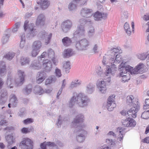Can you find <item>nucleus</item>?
<instances>
[{
	"label": "nucleus",
	"instance_id": "obj_1",
	"mask_svg": "<svg viewBox=\"0 0 149 149\" xmlns=\"http://www.w3.org/2000/svg\"><path fill=\"white\" fill-rule=\"evenodd\" d=\"M110 51L111 55L104 56L102 61L104 65L109 67L106 70L105 72V75L107 76L114 74L117 69L116 64L119 63L122 60L118 49L111 48Z\"/></svg>",
	"mask_w": 149,
	"mask_h": 149
},
{
	"label": "nucleus",
	"instance_id": "obj_2",
	"mask_svg": "<svg viewBox=\"0 0 149 149\" xmlns=\"http://www.w3.org/2000/svg\"><path fill=\"white\" fill-rule=\"evenodd\" d=\"M90 101V99L87 96L82 93L77 94L76 93L74 92L70 100L69 106L70 108H72L76 102L79 107L86 108L88 106Z\"/></svg>",
	"mask_w": 149,
	"mask_h": 149
},
{
	"label": "nucleus",
	"instance_id": "obj_3",
	"mask_svg": "<svg viewBox=\"0 0 149 149\" xmlns=\"http://www.w3.org/2000/svg\"><path fill=\"white\" fill-rule=\"evenodd\" d=\"M90 45V42L85 38L77 40L74 43L75 49L78 51H84L87 50Z\"/></svg>",
	"mask_w": 149,
	"mask_h": 149
},
{
	"label": "nucleus",
	"instance_id": "obj_4",
	"mask_svg": "<svg viewBox=\"0 0 149 149\" xmlns=\"http://www.w3.org/2000/svg\"><path fill=\"white\" fill-rule=\"evenodd\" d=\"M124 63H125V65H124V69L131 74H136L139 73L141 74L146 71L145 65L142 63L139 64L134 69L129 65H127L126 62Z\"/></svg>",
	"mask_w": 149,
	"mask_h": 149
},
{
	"label": "nucleus",
	"instance_id": "obj_5",
	"mask_svg": "<svg viewBox=\"0 0 149 149\" xmlns=\"http://www.w3.org/2000/svg\"><path fill=\"white\" fill-rule=\"evenodd\" d=\"M85 126L86 125H82L80 126L77 127L74 130L75 132H78L76 134V139L79 142H83L85 140V134L86 133L84 129Z\"/></svg>",
	"mask_w": 149,
	"mask_h": 149
},
{
	"label": "nucleus",
	"instance_id": "obj_6",
	"mask_svg": "<svg viewBox=\"0 0 149 149\" xmlns=\"http://www.w3.org/2000/svg\"><path fill=\"white\" fill-rule=\"evenodd\" d=\"M125 65V63H122L119 69V70L120 71V75L122 77V81L124 83L127 81L130 78V74L127 73L128 72L126 69H124V65Z\"/></svg>",
	"mask_w": 149,
	"mask_h": 149
},
{
	"label": "nucleus",
	"instance_id": "obj_7",
	"mask_svg": "<svg viewBox=\"0 0 149 149\" xmlns=\"http://www.w3.org/2000/svg\"><path fill=\"white\" fill-rule=\"evenodd\" d=\"M72 26V22L71 20H65L61 24V28L62 31L65 33H68L71 29Z\"/></svg>",
	"mask_w": 149,
	"mask_h": 149
},
{
	"label": "nucleus",
	"instance_id": "obj_8",
	"mask_svg": "<svg viewBox=\"0 0 149 149\" xmlns=\"http://www.w3.org/2000/svg\"><path fill=\"white\" fill-rule=\"evenodd\" d=\"M136 104H134L133 106L127 112V114L130 117L135 118L137 116V112L139 109L140 106L138 101L136 102Z\"/></svg>",
	"mask_w": 149,
	"mask_h": 149
},
{
	"label": "nucleus",
	"instance_id": "obj_9",
	"mask_svg": "<svg viewBox=\"0 0 149 149\" xmlns=\"http://www.w3.org/2000/svg\"><path fill=\"white\" fill-rule=\"evenodd\" d=\"M115 95L109 96L106 105V108L109 111H112L116 107L115 101Z\"/></svg>",
	"mask_w": 149,
	"mask_h": 149
},
{
	"label": "nucleus",
	"instance_id": "obj_10",
	"mask_svg": "<svg viewBox=\"0 0 149 149\" xmlns=\"http://www.w3.org/2000/svg\"><path fill=\"white\" fill-rule=\"evenodd\" d=\"M17 74L18 77L15 79V82L17 86H20L24 82L25 75L24 72L23 70H18Z\"/></svg>",
	"mask_w": 149,
	"mask_h": 149
},
{
	"label": "nucleus",
	"instance_id": "obj_11",
	"mask_svg": "<svg viewBox=\"0 0 149 149\" xmlns=\"http://www.w3.org/2000/svg\"><path fill=\"white\" fill-rule=\"evenodd\" d=\"M20 146L23 149H32L33 148V142L28 138H25L20 144Z\"/></svg>",
	"mask_w": 149,
	"mask_h": 149
},
{
	"label": "nucleus",
	"instance_id": "obj_12",
	"mask_svg": "<svg viewBox=\"0 0 149 149\" xmlns=\"http://www.w3.org/2000/svg\"><path fill=\"white\" fill-rule=\"evenodd\" d=\"M85 35V29L83 25L77 26L76 30L73 33L74 37L75 38L83 37Z\"/></svg>",
	"mask_w": 149,
	"mask_h": 149
},
{
	"label": "nucleus",
	"instance_id": "obj_13",
	"mask_svg": "<svg viewBox=\"0 0 149 149\" xmlns=\"http://www.w3.org/2000/svg\"><path fill=\"white\" fill-rule=\"evenodd\" d=\"M84 120V116L82 114H79L74 119L72 123V125L73 127L75 128L77 127L81 126L82 125H85L84 124L79 125V123L82 122Z\"/></svg>",
	"mask_w": 149,
	"mask_h": 149
},
{
	"label": "nucleus",
	"instance_id": "obj_14",
	"mask_svg": "<svg viewBox=\"0 0 149 149\" xmlns=\"http://www.w3.org/2000/svg\"><path fill=\"white\" fill-rule=\"evenodd\" d=\"M42 59L34 60L33 61L30 66V68L33 70H39L42 67Z\"/></svg>",
	"mask_w": 149,
	"mask_h": 149
},
{
	"label": "nucleus",
	"instance_id": "obj_15",
	"mask_svg": "<svg viewBox=\"0 0 149 149\" xmlns=\"http://www.w3.org/2000/svg\"><path fill=\"white\" fill-rule=\"evenodd\" d=\"M47 35V32L44 30L40 32L38 34V36L40 38H43L45 37V44L46 45L50 42L52 36V34L51 33H49Z\"/></svg>",
	"mask_w": 149,
	"mask_h": 149
},
{
	"label": "nucleus",
	"instance_id": "obj_16",
	"mask_svg": "<svg viewBox=\"0 0 149 149\" xmlns=\"http://www.w3.org/2000/svg\"><path fill=\"white\" fill-rule=\"evenodd\" d=\"M93 12L92 9L86 8H83L81 10L80 14L81 16L86 18L91 17Z\"/></svg>",
	"mask_w": 149,
	"mask_h": 149
},
{
	"label": "nucleus",
	"instance_id": "obj_17",
	"mask_svg": "<svg viewBox=\"0 0 149 149\" xmlns=\"http://www.w3.org/2000/svg\"><path fill=\"white\" fill-rule=\"evenodd\" d=\"M42 65L43 69L47 72L51 71L52 68V63L51 61L48 59L43 61Z\"/></svg>",
	"mask_w": 149,
	"mask_h": 149
},
{
	"label": "nucleus",
	"instance_id": "obj_18",
	"mask_svg": "<svg viewBox=\"0 0 149 149\" xmlns=\"http://www.w3.org/2000/svg\"><path fill=\"white\" fill-rule=\"evenodd\" d=\"M46 73L43 71H41L38 72L36 77V81L37 83H41L47 77Z\"/></svg>",
	"mask_w": 149,
	"mask_h": 149
},
{
	"label": "nucleus",
	"instance_id": "obj_19",
	"mask_svg": "<svg viewBox=\"0 0 149 149\" xmlns=\"http://www.w3.org/2000/svg\"><path fill=\"white\" fill-rule=\"evenodd\" d=\"M97 86L100 92L102 93H105L106 92L107 87L106 81L101 80L97 84Z\"/></svg>",
	"mask_w": 149,
	"mask_h": 149
},
{
	"label": "nucleus",
	"instance_id": "obj_20",
	"mask_svg": "<svg viewBox=\"0 0 149 149\" xmlns=\"http://www.w3.org/2000/svg\"><path fill=\"white\" fill-rule=\"evenodd\" d=\"M8 95L7 91L5 89H2L1 92L0 97V104H3L7 101L8 99Z\"/></svg>",
	"mask_w": 149,
	"mask_h": 149
},
{
	"label": "nucleus",
	"instance_id": "obj_21",
	"mask_svg": "<svg viewBox=\"0 0 149 149\" xmlns=\"http://www.w3.org/2000/svg\"><path fill=\"white\" fill-rule=\"evenodd\" d=\"M107 14L106 13H102L99 12H97L95 13L93 17L96 21L101 20V19H106L107 18Z\"/></svg>",
	"mask_w": 149,
	"mask_h": 149
},
{
	"label": "nucleus",
	"instance_id": "obj_22",
	"mask_svg": "<svg viewBox=\"0 0 149 149\" xmlns=\"http://www.w3.org/2000/svg\"><path fill=\"white\" fill-rule=\"evenodd\" d=\"M47 55L48 58L52 61L54 65H56L57 61L56 60L55 53L52 49H48L47 51Z\"/></svg>",
	"mask_w": 149,
	"mask_h": 149
},
{
	"label": "nucleus",
	"instance_id": "obj_23",
	"mask_svg": "<svg viewBox=\"0 0 149 149\" xmlns=\"http://www.w3.org/2000/svg\"><path fill=\"white\" fill-rule=\"evenodd\" d=\"M34 24L32 23L29 25L28 29L29 30V33L27 35V36L29 38H31L35 36L37 33V32L36 30L33 28Z\"/></svg>",
	"mask_w": 149,
	"mask_h": 149
},
{
	"label": "nucleus",
	"instance_id": "obj_24",
	"mask_svg": "<svg viewBox=\"0 0 149 149\" xmlns=\"http://www.w3.org/2000/svg\"><path fill=\"white\" fill-rule=\"evenodd\" d=\"M45 18L43 14L39 15L37 19L36 24L38 26H43L45 23Z\"/></svg>",
	"mask_w": 149,
	"mask_h": 149
},
{
	"label": "nucleus",
	"instance_id": "obj_25",
	"mask_svg": "<svg viewBox=\"0 0 149 149\" xmlns=\"http://www.w3.org/2000/svg\"><path fill=\"white\" fill-rule=\"evenodd\" d=\"M95 88V85L92 83H89L86 87L85 92L87 94H91L94 92Z\"/></svg>",
	"mask_w": 149,
	"mask_h": 149
},
{
	"label": "nucleus",
	"instance_id": "obj_26",
	"mask_svg": "<svg viewBox=\"0 0 149 149\" xmlns=\"http://www.w3.org/2000/svg\"><path fill=\"white\" fill-rule=\"evenodd\" d=\"M73 54L74 52L70 48L65 49L63 53V57L65 58H68Z\"/></svg>",
	"mask_w": 149,
	"mask_h": 149
},
{
	"label": "nucleus",
	"instance_id": "obj_27",
	"mask_svg": "<svg viewBox=\"0 0 149 149\" xmlns=\"http://www.w3.org/2000/svg\"><path fill=\"white\" fill-rule=\"evenodd\" d=\"M37 3L40 4L41 8L43 9H45L48 7L49 5V2L47 0H41L40 1L37 2Z\"/></svg>",
	"mask_w": 149,
	"mask_h": 149
},
{
	"label": "nucleus",
	"instance_id": "obj_28",
	"mask_svg": "<svg viewBox=\"0 0 149 149\" xmlns=\"http://www.w3.org/2000/svg\"><path fill=\"white\" fill-rule=\"evenodd\" d=\"M62 42L64 46L68 47L71 45L72 42V40L71 38L68 37H65L62 39Z\"/></svg>",
	"mask_w": 149,
	"mask_h": 149
},
{
	"label": "nucleus",
	"instance_id": "obj_29",
	"mask_svg": "<svg viewBox=\"0 0 149 149\" xmlns=\"http://www.w3.org/2000/svg\"><path fill=\"white\" fill-rule=\"evenodd\" d=\"M10 102L14 107H16L18 103V100L16 96L14 94H11L10 96Z\"/></svg>",
	"mask_w": 149,
	"mask_h": 149
},
{
	"label": "nucleus",
	"instance_id": "obj_30",
	"mask_svg": "<svg viewBox=\"0 0 149 149\" xmlns=\"http://www.w3.org/2000/svg\"><path fill=\"white\" fill-rule=\"evenodd\" d=\"M56 77L54 75L49 76L45 81V84L47 85L51 83H55L56 81Z\"/></svg>",
	"mask_w": 149,
	"mask_h": 149
},
{
	"label": "nucleus",
	"instance_id": "obj_31",
	"mask_svg": "<svg viewBox=\"0 0 149 149\" xmlns=\"http://www.w3.org/2000/svg\"><path fill=\"white\" fill-rule=\"evenodd\" d=\"M6 73V66L5 63L3 61L0 62V75L3 76Z\"/></svg>",
	"mask_w": 149,
	"mask_h": 149
},
{
	"label": "nucleus",
	"instance_id": "obj_32",
	"mask_svg": "<svg viewBox=\"0 0 149 149\" xmlns=\"http://www.w3.org/2000/svg\"><path fill=\"white\" fill-rule=\"evenodd\" d=\"M30 61V58L28 57H21L20 60V63L22 65L29 64Z\"/></svg>",
	"mask_w": 149,
	"mask_h": 149
},
{
	"label": "nucleus",
	"instance_id": "obj_33",
	"mask_svg": "<svg viewBox=\"0 0 149 149\" xmlns=\"http://www.w3.org/2000/svg\"><path fill=\"white\" fill-rule=\"evenodd\" d=\"M116 134L118 135V140L121 141L123 140L124 134V132L122 128L118 127L117 129Z\"/></svg>",
	"mask_w": 149,
	"mask_h": 149
},
{
	"label": "nucleus",
	"instance_id": "obj_34",
	"mask_svg": "<svg viewBox=\"0 0 149 149\" xmlns=\"http://www.w3.org/2000/svg\"><path fill=\"white\" fill-rule=\"evenodd\" d=\"M77 3L73 0L69 4L68 8L70 11H74L77 9Z\"/></svg>",
	"mask_w": 149,
	"mask_h": 149
},
{
	"label": "nucleus",
	"instance_id": "obj_35",
	"mask_svg": "<svg viewBox=\"0 0 149 149\" xmlns=\"http://www.w3.org/2000/svg\"><path fill=\"white\" fill-rule=\"evenodd\" d=\"M32 86L31 84L27 85L23 89V92L25 95H28L30 94L32 91Z\"/></svg>",
	"mask_w": 149,
	"mask_h": 149
},
{
	"label": "nucleus",
	"instance_id": "obj_36",
	"mask_svg": "<svg viewBox=\"0 0 149 149\" xmlns=\"http://www.w3.org/2000/svg\"><path fill=\"white\" fill-rule=\"evenodd\" d=\"M33 91L35 94L39 95L42 94L44 92L43 88L38 85L34 87Z\"/></svg>",
	"mask_w": 149,
	"mask_h": 149
},
{
	"label": "nucleus",
	"instance_id": "obj_37",
	"mask_svg": "<svg viewBox=\"0 0 149 149\" xmlns=\"http://www.w3.org/2000/svg\"><path fill=\"white\" fill-rule=\"evenodd\" d=\"M42 43L41 41L38 40L34 42L32 45V48L36 50H40L42 47Z\"/></svg>",
	"mask_w": 149,
	"mask_h": 149
},
{
	"label": "nucleus",
	"instance_id": "obj_38",
	"mask_svg": "<svg viewBox=\"0 0 149 149\" xmlns=\"http://www.w3.org/2000/svg\"><path fill=\"white\" fill-rule=\"evenodd\" d=\"M134 99V97L132 95L127 96L126 97L127 103L129 105L133 106L134 104H136V103H133Z\"/></svg>",
	"mask_w": 149,
	"mask_h": 149
},
{
	"label": "nucleus",
	"instance_id": "obj_39",
	"mask_svg": "<svg viewBox=\"0 0 149 149\" xmlns=\"http://www.w3.org/2000/svg\"><path fill=\"white\" fill-rule=\"evenodd\" d=\"M70 63L69 61H64L63 63V67L67 73L69 72L70 69Z\"/></svg>",
	"mask_w": 149,
	"mask_h": 149
},
{
	"label": "nucleus",
	"instance_id": "obj_40",
	"mask_svg": "<svg viewBox=\"0 0 149 149\" xmlns=\"http://www.w3.org/2000/svg\"><path fill=\"white\" fill-rule=\"evenodd\" d=\"M13 81V77L10 74L7 77L6 83L8 86L11 88H13V86H12Z\"/></svg>",
	"mask_w": 149,
	"mask_h": 149
},
{
	"label": "nucleus",
	"instance_id": "obj_41",
	"mask_svg": "<svg viewBox=\"0 0 149 149\" xmlns=\"http://www.w3.org/2000/svg\"><path fill=\"white\" fill-rule=\"evenodd\" d=\"M124 27L125 31L127 35L129 36L130 35L131 33V31L129 24L127 23L126 22Z\"/></svg>",
	"mask_w": 149,
	"mask_h": 149
},
{
	"label": "nucleus",
	"instance_id": "obj_42",
	"mask_svg": "<svg viewBox=\"0 0 149 149\" xmlns=\"http://www.w3.org/2000/svg\"><path fill=\"white\" fill-rule=\"evenodd\" d=\"M21 41L19 45L20 47L21 48H23L24 47L25 43V34L23 33L21 36Z\"/></svg>",
	"mask_w": 149,
	"mask_h": 149
},
{
	"label": "nucleus",
	"instance_id": "obj_43",
	"mask_svg": "<svg viewBox=\"0 0 149 149\" xmlns=\"http://www.w3.org/2000/svg\"><path fill=\"white\" fill-rule=\"evenodd\" d=\"M15 55V53L11 52L7 53L4 56V57L7 60H10L14 57Z\"/></svg>",
	"mask_w": 149,
	"mask_h": 149
},
{
	"label": "nucleus",
	"instance_id": "obj_44",
	"mask_svg": "<svg viewBox=\"0 0 149 149\" xmlns=\"http://www.w3.org/2000/svg\"><path fill=\"white\" fill-rule=\"evenodd\" d=\"M10 35L9 33L5 34L4 35L1 40L2 43L4 44L8 41Z\"/></svg>",
	"mask_w": 149,
	"mask_h": 149
},
{
	"label": "nucleus",
	"instance_id": "obj_45",
	"mask_svg": "<svg viewBox=\"0 0 149 149\" xmlns=\"http://www.w3.org/2000/svg\"><path fill=\"white\" fill-rule=\"evenodd\" d=\"M6 138L9 146L12 145L13 142V136L11 135H9L6 136Z\"/></svg>",
	"mask_w": 149,
	"mask_h": 149
},
{
	"label": "nucleus",
	"instance_id": "obj_46",
	"mask_svg": "<svg viewBox=\"0 0 149 149\" xmlns=\"http://www.w3.org/2000/svg\"><path fill=\"white\" fill-rule=\"evenodd\" d=\"M33 130V128L32 127L29 128L23 127L21 130L22 133L23 134H26L32 131Z\"/></svg>",
	"mask_w": 149,
	"mask_h": 149
},
{
	"label": "nucleus",
	"instance_id": "obj_47",
	"mask_svg": "<svg viewBox=\"0 0 149 149\" xmlns=\"http://www.w3.org/2000/svg\"><path fill=\"white\" fill-rule=\"evenodd\" d=\"M20 25V22H17L16 23L12 29V31L14 33L16 32L19 28Z\"/></svg>",
	"mask_w": 149,
	"mask_h": 149
},
{
	"label": "nucleus",
	"instance_id": "obj_48",
	"mask_svg": "<svg viewBox=\"0 0 149 149\" xmlns=\"http://www.w3.org/2000/svg\"><path fill=\"white\" fill-rule=\"evenodd\" d=\"M88 33L89 36L91 37L93 36L95 33L94 28L92 26L88 28Z\"/></svg>",
	"mask_w": 149,
	"mask_h": 149
},
{
	"label": "nucleus",
	"instance_id": "obj_49",
	"mask_svg": "<svg viewBox=\"0 0 149 149\" xmlns=\"http://www.w3.org/2000/svg\"><path fill=\"white\" fill-rule=\"evenodd\" d=\"M54 73L56 77L59 78L61 76V70L58 69L57 67L56 68Z\"/></svg>",
	"mask_w": 149,
	"mask_h": 149
},
{
	"label": "nucleus",
	"instance_id": "obj_50",
	"mask_svg": "<svg viewBox=\"0 0 149 149\" xmlns=\"http://www.w3.org/2000/svg\"><path fill=\"white\" fill-rule=\"evenodd\" d=\"M129 127H133L136 125V121L132 118L129 119Z\"/></svg>",
	"mask_w": 149,
	"mask_h": 149
},
{
	"label": "nucleus",
	"instance_id": "obj_51",
	"mask_svg": "<svg viewBox=\"0 0 149 149\" xmlns=\"http://www.w3.org/2000/svg\"><path fill=\"white\" fill-rule=\"evenodd\" d=\"M128 13L127 11L123 10L121 12V18L123 19H127L128 17Z\"/></svg>",
	"mask_w": 149,
	"mask_h": 149
},
{
	"label": "nucleus",
	"instance_id": "obj_52",
	"mask_svg": "<svg viewBox=\"0 0 149 149\" xmlns=\"http://www.w3.org/2000/svg\"><path fill=\"white\" fill-rule=\"evenodd\" d=\"M141 117L144 119H147L149 118V111H145L141 114Z\"/></svg>",
	"mask_w": 149,
	"mask_h": 149
},
{
	"label": "nucleus",
	"instance_id": "obj_53",
	"mask_svg": "<svg viewBox=\"0 0 149 149\" xmlns=\"http://www.w3.org/2000/svg\"><path fill=\"white\" fill-rule=\"evenodd\" d=\"M33 122V119L31 118H27L23 121V123L25 125L29 124Z\"/></svg>",
	"mask_w": 149,
	"mask_h": 149
},
{
	"label": "nucleus",
	"instance_id": "obj_54",
	"mask_svg": "<svg viewBox=\"0 0 149 149\" xmlns=\"http://www.w3.org/2000/svg\"><path fill=\"white\" fill-rule=\"evenodd\" d=\"M63 122V118L61 116H59L58 120V121L56 122V125L58 127H60L61 125Z\"/></svg>",
	"mask_w": 149,
	"mask_h": 149
},
{
	"label": "nucleus",
	"instance_id": "obj_55",
	"mask_svg": "<svg viewBox=\"0 0 149 149\" xmlns=\"http://www.w3.org/2000/svg\"><path fill=\"white\" fill-rule=\"evenodd\" d=\"M32 48L33 50L31 52V55L33 57H36L38 54L40 50H36L33 48Z\"/></svg>",
	"mask_w": 149,
	"mask_h": 149
},
{
	"label": "nucleus",
	"instance_id": "obj_56",
	"mask_svg": "<svg viewBox=\"0 0 149 149\" xmlns=\"http://www.w3.org/2000/svg\"><path fill=\"white\" fill-rule=\"evenodd\" d=\"M129 119H128L123 120L122 121V123L123 125L125 127H129L128 124L129 122Z\"/></svg>",
	"mask_w": 149,
	"mask_h": 149
},
{
	"label": "nucleus",
	"instance_id": "obj_57",
	"mask_svg": "<svg viewBox=\"0 0 149 149\" xmlns=\"http://www.w3.org/2000/svg\"><path fill=\"white\" fill-rule=\"evenodd\" d=\"M147 57V56L144 53L140 54L138 56V58L141 60H145Z\"/></svg>",
	"mask_w": 149,
	"mask_h": 149
},
{
	"label": "nucleus",
	"instance_id": "obj_58",
	"mask_svg": "<svg viewBox=\"0 0 149 149\" xmlns=\"http://www.w3.org/2000/svg\"><path fill=\"white\" fill-rule=\"evenodd\" d=\"M145 103L146 105L144 106L143 109H146L149 108V98L145 100Z\"/></svg>",
	"mask_w": 149,
	"mask_h": 149
},
{
	"label": "nucleus",
	"instance_id": "obj_59",
	"mask_svg": "<svg viewBox=\"0 0 149 149\" xmlns=\"http://www.w3.org/2000/svg\"><path fill=\"white\" fill-rule=\"evenodd\" d=\"M87 22V21L84 18L81 19L79 20V22L80 24V25H84Z\"/></svg>",
	"mask_w": 149,
	"mask_h": 149
},
{
	"label": "nucleus",
	"instance_id": "obj_60",
	"mask_svg": "<svg viewBox=\"0 0 149 149\" xmlns=\"http://www.w3.org/2000/svg\"><path fill=\"white\" fill-rule=\"evenodd\" d=\"M105 72L104 73H103L102 70H101L100 71H99L98 70L97 71V74L102 77H104L105 75L106 76H108L105 75Z\"/></svg>",
	"mask_w": 149,
	"mask_h": 149
},
{
	"label": "nucleus",
	"instance_id": "obj_61",
	"mask_svg": "<svg viewBox=\"0 0 149 149\" xmlns=\"http://www.w3.org/2000/svg\"><path fill=\"white\" fill-rule=\"evenodd\" d=\"M25 114V112L23 110L21 109L18 113V115L20 117H23Z\"/></svg>",
	"mask_w": 149,
	"mask_h": 149
},
{
	"label": "nucleus",
	"instance_id": "obj_62",
	"mask_svg": "<svg viewBox=\"0 0 149 149\" xmlns=\"http://www.w3.org/2000/svg\"><path fill=\"white\" fill-rule=\"evenodd\" d=\"M76 87V85L75 82V80L73 81H72L69 86V88H75Z\"/></svg>",
	"mask_w": 149,
	"mask_h": 149
},
{
	"label": "nucleus",
	"instance_id": "obj_63",
	"mask_svg": "<svg viewBox=\"0 0 149 149\" xmlns=\"http://www.w3.org/2000/svg\"><path fill=\"white\" fill-rule=\"evenodd\" d=\"M75 80L76 85V87L79 86L82 83V81L81 80L76 79Z\"/></svg>",
	"mask_w": 149,
	"mask_h": 149
},
{
	"label": "nucleus",
	"instance_id": "obj_64",
	"mask_svg": "<svg viewBox=\"0 0 149 149\" xmlns=\"http://www.w3.org/2000/svg\"><path fill=\"white\" fill-rule=\"evenodd\" d=\"M100 149H111L110 147L107 146V145H104L100 147Z\"/></svg>",
	"mask_w": 149,
	"mask_h": 149
}]
</instances>
